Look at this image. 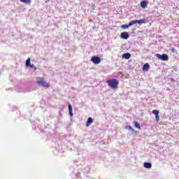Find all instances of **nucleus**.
<instances>
[{
	"label": "nucleus",
	"instance_id": "13",
	"mask_svg": "<svg viewBox=\"0 0 179 179\" xmlns=\"http://www.w3.org/2000/svg\"><path fill=\"white\" fill-rule=\"evenodd\" d=\"M22 3H26L27 5H30L31 3V0H20Z\"/></svg>",
	"mask_w": 179,
	"mask_h": 179
},
{
	"label": "nucleus",
	"instance_id": "1",
	"mask_svg": "<svg viewBox=\"0 0 179 179\" xmlns=\"http://www.w3.org/2000/svg\"><path fill=\"white\" fill-rule=\"evenodd\" d=\"M143 24L146 23V20H135L129 23V24H123L122 26V29H128V27H131V26H134V24Z\"/></svg>",
	"mask_w": 179,
	"mask_h": 179
},
{
	"label": "nucleus",
	"instance_id": "6",
	"mask_svg": "<svg viewBox=\"0 0 179 179\" xmlns=\"http://www.w3.org/2000/svg\"><path fill=\"white\" fill-rule=\"evenodd\" d=\"M152 114H154V115H155V120H156L157 122H159V121H160V116H159V110H153Z\"/></svg>",
	"mask_w": 179,
	"mask_h": 179
},
{
	"label": "nucleus",
	"instance_id": "10",
	"mask_svg": "<svg viewBox=\"0 0 179 179\" xmlns=\"http://www.w3.org/2000/svg\"><path fill=\"white\" fill-rule=\"evenodd\" d=\"M149 68H150V66L149 65V64L146 63L143 66V71L148 72V71H149Z\"/></svg>",
	"mask_w": 179,
	"mask_h": 179
},
{
	"label": "nucleus",
	"instance_id": "5",
	"mask_svg": "<svg viewBox=\"0 0 179 179\" xmlns=\"http://www.w3.org/2000/svg\"><path fill=\"white\" fill-rule=\"evenodd\" d=\"M91 61L93 62V64L97 65L101 62V59H100L99 57L94 56L91 58Z\"/></svg>",
	"mask_w": 179,
	"mask_h": 179
},
{
	"label": "nucleus",
	"instance_id": "4",
	"mask_svg": "<svg viewBox=\"0 0 179 179\" xmlns=\"http://www.w3.org/2000/svg\"><path fill=\"white\" fill-rule=\"evenodd\" d=\"M155 55L157 58L158 59H160L161 61H169V55H167L166 54H156Z\"/></svg>",
	"mask_w": 179,
	"mask_h": 179
},
{
	"label": "nucleus",
	"instance_id": "2",
	"mask_svg": "<svg viewBox=\"0 0 179 179\" xmlns=\"http://www.w3.org/2000/svg\"><path fill=\"white\" fill-rule=\"evenodd\" d=\"M36 83L37 85H38L39 86H42L43 87L48 88L50 86V83L45 81L44 77L37 78Z\"/></svg>",
	"mask_w": 179,
	"mask_h": 179
},
{
	"label": "nucleus",
	"instance_id": "19",
	"mask_svg": "<svg viewBox=\"0 0 179 179\" xmlns=\"http://www.w3.org/2000/svg\"><path fill=\"white\" fill-rule=\"evenodd\" d=\"M171 51H172V52H176V49L172 48Z\"/></svg>",
	"mask_w": 179,
	"mask_h": 179
},
{
	"label": "nucleus",
	"instance_id": "7",
	"mask_svg": "<svg viewBox=\"0 0 179 179\" xmlns=\"http://www.w3.org/2000/svg\"><path fill=\"white\" fill-rule=\"evenodd\" d=\"M120 37L124 40H128V38L129 37V34H128V32H122L120 34Z\"/></svg>",
	"mask_w": 179,
	"mask_h": 179
},
{
	"label": "nucleus",
	"instance_id": "11",
	"mask_svg": "<svg viewBox=\"0 0 179 179\" xmlns=\"http://www.w3.org/2000/svg\"><path fill=\"white\" fill-rule=\"evenodd\" d=\"M122 58H124V59H129V58H131V53H124L122 55Z\"/></svg>",
	"mask_w": 179,
	"mask_h": 179
},
{
	"label": "nucleus",
	"instance_id": "18",
	"mask_svg": "<svg viewBox=\"0 0 179 179\" xmlns=\"http://www.w3.org/2000/svg\"><path fill=\"white\" fill-rule=\"evenodd\" d=\"M126 129H129V131H134V128L131 126H127Z\"/></svg>",
	"mask_w": 179,
	"mask_h": 179
},
{
	"label": "nucleus",
	"instance_id": "12",
	"mask_svg": "<svg viewBox=\"0 0 179 179\" xmlns=\"http://www.w3.org/2000/svg\"><path fill=\"white\" fill-rule=\"evenodd\" d=\"M144 167L145 169H152V164L149 162H145L144 163Z\"/></svg>",
	"mask_w": 179,
	"mask_h": 179
},
{
	"label": "nucleus",
	"instance_id": "15",
	"mask_svg": "<svg viewBox=\"0 0 179 179\" xmlns=\"http://www.w3.org/2000/svg\"><path fill=\"white\" fill-rule=\"evenodd\" d=\"M31 59H30V57H29L27 59L26 63H25L26 66H29L31 64Z\"/></svg>",
	"mask_w": 179,
	"mask_h": 179
},
{
	"label": "nucleus",
	"instance_id": "16",
	"mask_svg": "<svg viewBox=\"0 0 179 179\" xmlns=\"http://www.w3.org/2000/svg\"><path fill=\"white\" fill-rule=\"evenodd\" d=\"M134 127L136 128H137L138 129H141V124H139V123H138V122L134 121Z\"/></svg>",
	"mask_w": 179,
	"mask_h": 179
},
{
	"label": "nucleus",
	"instance_id": "17",
	"mask_svg": "<svg viewBox=\"0 0 179 179\" xmlns=\"http://www.w3.org/2000/svg\"><path fill=\"white\" fill-rule=\"evenodd\" d=\"M29 66V68H33L34 71H37V67H36V66H34V64H31Z\"/></svg>",
	"mask_w": 179,
	"mask_h": 179
},
{
	"label": "nucleus",
	"instance_id": "14",
	"mask_svg": "<svg viewBox=\"0 0 179 179\" xmlns=\"http://www.w3.org/2000/svg\"><path fill=\"white\" fill-rule=\"evenodd\" d=\"M69 111L71 117H73V113L72 112V106L69 104Z\"/></svg>",
	"mask_w": 179,
	"mask_h": 179
},
{
	"label": "nucleus",
	"instance_id": "9",
	"mask_svg": "<svg viewBox=\"0 0 179 179\" xmlns=\"http://www.w3.org/2000/svg\"><path fill=\"white\" fill-rule=\"evenodd\" d=\"M93 124V119L92 117H89L86 122V127H90Z\"/></svg>",
	"mask_w": 179,
	"mask_h": 179
},
{
	"label": "nucleus",
	"instance_id": "3",
	"mask_svg": "<svg viewBox=\"0 0 179 179\" xmlns=\"http://www.w3.org/2000/svg\"><path fill=\"white\" fill-rule=\"evenodd\" d=\"M106 83L110 87H111V89H118V85H120V82L115 78L108 80Z\"/></svg>",
	"mask_w": 179,
	"mask_h": 179
},
{
	"label": "nucleus",
	"instance_id": "8",
	"mask_svg": "<svg viewBox=\"0 0 179 179\" xmlns=\"http://www.w3.org/2000/svg\"><path fill=\"white\" fill-rule=\"evenodd\" d=\"M141 6L143 8V9H145V8H148V1L143 0L141 2Z\"/></svg>",
	"mask_w": 179,
	"mask_h": 179
}]
</instances>
